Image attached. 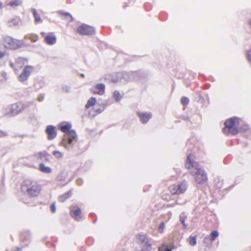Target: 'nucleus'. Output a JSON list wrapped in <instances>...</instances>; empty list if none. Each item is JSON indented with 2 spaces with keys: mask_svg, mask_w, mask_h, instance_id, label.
Instances as JSON below:
<instances>
[{
  "mask_svg": "<svg viewBox=\"0 0 251 251\" xmlns=\"http://www.w3.org/2000/svg\"><path fill=\"white\" fill-rule=\"evenodd\" d=\"M9 65H10V66L11 68H12L13 69H14V70H18V69L17 68L16 64L15 65L14 63H13L12 62L10 61L9 62Z\"/></svg>",
  "mask_w": 251,
  "mask_h": 251,
  "instance_id": "8fccbe9b",
  "label": "nucleus"
},
{
  "mask_svg": "<svg viewBox=\"0 0 251 251\" xmlns=\"http://www.w3.org/2000/svg\"><path fill=\"white\" fill-rule=\"evenodd\" d=\"M32 103V102L25 103L20 102L10 104L4 108V113L5 115L10 117L16 115Z\"/></svg>",
  "mask_w": 251,
  "mask_h": 251,
  "instance_id": "20e7f679",
  "label": "nucleus"
},
{
  "mask_svg": "<svg viewBox=\"0 0 251 251\" xmlns=\"http://www.w3.org/2000/svg\"><path fill=\"white\" fill-rule=\"evenodd\" d=\"M70 214L73 218L76 221H79L82 219L81 210L77 206H73L70 208Z\"/></svg>",
  "mask_w": 251,
  "mask_h": 251,
  "instance_id": "ddd939ff",
  "label": "nucleus"
},
{
  "mask_svg": "<svg viewBox=\"0 0 251 251\" xmlns=\"http://www.w3.org/2000/svg\"><path fill=\"white\" fill-rule=\"evenodd\" d=\"M195 100L199 102L202 104L204 102V99L201 95V91H197L195 93Z\"/></svg>",
  "mask_w": 251,
  "mask_h": 251,
  "instance_id": "a878e982",
  "label": "nucleus"
},
{
  "mask_svg": "<svg viewBox=\"0 0 251 251\" xmlns=\"http://www.w3.org/2000/svg\"><path fill=\"white\" fill-rule=\"evenodd\" d=\"M52 154L57 159H60L62 158L63 155V153L58 151H53L52 152Z\"/></svg>",
  "mask_w": 251,
  "mask_h": 251,
  "instance_id": "c9c22d12",
  "label": "nucleus"
},
{
  "mask_svg": "<svg viewBox=\"0 0 251 251\" xmlns=\"http://www.w3.org/2000/svg\"><path fill=\"white\" fill-rule=\"evenodd\" d=\"M37 155L38 158L43 161L49 162L50 160V155L45 151L38 152Z\"/></svg>",
  "mask_w": 251,
  "mask_h": 251,
  "instance_id": "6ab92c4d",
  "label": "nucleus"
},
{
  "mask_svg": "<svg viewBox=\"0 0 251 251\" xmlns=\"http://www.w3.org/2000/svg\"><path fill=\"white\" fill-rule=\"evenodd\" d=\"M96 102L97 100L96 98L91 97L90 99L88 100L85 107L86 109H88L90 107L95 105L96 103Z\"/></svg>",
  "mask_w": 251,
  "mask_h": 251,
  "instance_id": "c85d7f7f",
  "label": "nucleus"
},
{
  "mask_svg": "<svg viewBox=\"0 0 251 251\" xmlns=\"http://www.w3.org/2000/svg\"><path fill=\"white\" fill-rule=\"evenodd\" d=\"M77 31L83 35H91L95 33V29L92 26L85 24L78 27Z\"/></svg>",
  "mask_w": 251,
  "mask_h": 251,
  "instance_id": "9d476101",
  "label": "nucleus"
},
{
  "mask_svg": "<svg viewBox=\"0 0 251 251\" xmlns=\"http://www.w3.org/2000/svg\"><path fill=\"white\" fill-rule=\"evenodd\" d=\"M50 209L52 213H54L56 211V206L55 203H52L50 207Z\"/></svg>",
  "mask_w": 251,
  "mask_h": 251,
  "instance_id": "a18cd8bd",
  "label": "nucleus"
},
{
  "mask_svg": "<svg viewBox=\"0 0 251 251\" xmlns=\"http://www.w3.org/2000/svg\"><path fill=\"white\" fill-rule=\"evenodd\" d=\"M21 22V20L18 17L11 18L8 21V23L10 26H18Z\"/></svg>",
  "mask_w": 251,
  "mask_h": 251,
  "instance_id": "aec40b11",
  "label": "nucleus"
},
{
  "mask_svg": "<svg viewBox=\"0 0 251 251\" xmlns=\"http://www.w3.org/2000/svg\"><path fill=\"white\" fill-rule=\"evenodd\" d=\"M165 228V225L164 222H162L159 225L158 227V231L159 233H162L164 232V229Z\"/></svg>",
  "mask_w": 251,
  "mask_h": 251,
  "instance_id": "e433bc0d",
  "label": "nucleus"
},
{
  "mask_svg": "<svg viewBox=\"0 0 251 251\" xmlns=\"http://www.w3.org/2000/svg\"><path fill=\"white\" fill-rule=\"evenodd\" d=\"M188 187L186 180H182L169 187V191L173 195H180L184 194Z\"/></svg>",
  "mask_w": 251,
  "mask_h": 251,
  "instance_id": "0eeeda50",
  "label": "nucleus"
},
{
  "mask_svg": "<svg viewBox=\"0 0 251 251\" xmlns=\"http://www.w3.org/2000/svg\"><path fill=\"white\" fill-rule=\"evenodd\" d=\"M249 25L251 27V19L249 21Z\"/></svg>",
  "mask_w": 251,
  "mask_h": 251,
  "instance_id": "13d9d810",
  "label": "nucleus"
},
{
  "mask_svg": "<svg viewBox=\"0 0 251 251\" xmlns=\"http://www.w3.org/2000/svg\"><path fill=\"white\" fill-rule=\"evenodd\" d=\"M185 167L190 170V173L197 183L203 184L207 180V176L206 172L197 162H194L191 159L190 155L187 156Z\"/></svg>",
  "mask_w": 251,
  "mask_h": 251,
  "instance_id": "f03ea898",
  "label": "nucleus"
},
{
  "mask_svg": "<svg viewBox=\"0 0 251 251\" xmlns=\"http://www.w3.org/2000/svg\"><path fill=\"white\" fill-rule=\"evenodd\" d=\"M69 197L68 194H65L64 195L61 196L59 198V201L60 202L64 201L66 199H67Z\"/></svg>",
  "mask_w": 251,
  "mask_h": 251,
  "instance_id": "a19ab883",
  "label": "nucleus"
},
{
  "mask_svg": "<svg viewBox=\"0 0 251 251\" xmlns=\"http://www.w3.org/2000/svg\"><path fill=\"white\" fill-rule=\"evenodd\" d=\"M22 3V0H11L6 3L7 5L10 6L11 7H15L20 5Z\"/></svg>",
  "mask_w": 251,
  "mask_h": 251,
  "instance_id": "bb28decb",
  "label": "nucleus"
},
{
  "mask_svg": "<svg viewBox=\"0 0 251 251\" xmlns=\"http://www.w3.org/2000/svg\"><path fill=\"white\" fill-rule=\"evenodd\" d=\"M128 75L130 81L138 80L146 76V74L141 71L129 72Z\"/></svg>",
  "mask_w": 251,
  "mask_h": 251,
  "instance_id": "2eb2a0df",
  "label": "nucleus"
},
{
  "mask_svg": "<svg viewBox=\"0 0 251 251\" xmlns=\"http://www.w3.org/2000/svg\"><path fill=\"white\" fill-rule=\"evenodd\" d=\"M219 236V233L217 230L213 231L210 234V239L211 241H214Z\"/></svg>",
  "mask_w": 251,
  "mask_h": 251,
  "instance_id": "72a5a7b5",
  "label": "nucleus"
},
{
  "mask_svg": "<svg viewBox=\"0 0 251 251\" xmlns=\"http://www.w3.org/2000/svg\"><path fill=\"white\" fill-rule=\"evenodd\" d=\"M187 218V215L185 212H182L179 215V221L183 225V228H186L187 225L185 223V220Z\"/></svg>",
  "mask_w": 251,
  "mask_h": 251,
  "instance_id": "cd10ccee",
  "label": "nucleus"
},
{
  "mask_svg": "<svg viewBox=\"0 0 251 251\" xmlns=\"http://www.w3.org/2000/svg\"><path fill=\"white\" fill-rule=\"evenodd\" d=\"M168 216H169V218H171V215H172V213H171V212H169V213H168Z\"/></svg>",
  "mask_w": 251,
  "mask_h": 251,
  "instance_id": "5fc2aeb1",
  "label": "nucleus"
},
{
  "mask_svg": "<svg viewBox=\"0 0 251 251\" xmlns=\"http://www.w3.org/2000/svg\"><path fill=\"white\" fill-rule=\"evenodd\" d=\"M113 97L117 102H119L122 98V96L118 91H115L113 93Z\"/></svg>",
  "mask_w": 251,
  "mask_h": 251,
  "instance_id": "7c9ffc66",
  "label": "nucleus"
},
{
  "mask_svg": "<svg viewBox=\"0 0 251 251\" xmlns=\"http://www.w3.org/2000/svg\"><path fill=\"white\" fill-rule=\"evenodd\" d=\"M39 170L44 173L49 174L52 171L51 169L49 167H47L43 163H40L39 165Z\"/></svg>",
  "mask_w": 251,
  "mask_h": 251,
  "instance_id": "393cba45",
  "label": "nucleus"
},
{
  "mask_svg": "<svg viewBox=\"0 0 251 251\" xmlns=\"http://www.w3.org/2000/svg\"><path fill=\"white\" fill-rule=\"evenodd\" d=\"M43 86V83L42 82H37L34 85V88L36 91L39 90Z\"/></svg>",
  "mask_w": 251,
  "mask_h": 251,
  "instance_id": "4c0bfd02",
  "label": "nucleus"
},
{
  "mask_svg": "<svg viewBox=\"0 0 251 251\" xmlns=\"http://www.w3.org/2000/svg\"><path fill=\"white\" fill-rule=\"evenodd\" d=\"M137 115L139 118L140 121L144 124H147L152 118V114L150 112H144L138 111Z\"/></svg>",
  "mask_w": 251,
  "mask_h": 251,
  "instance_id": "9b49d317",
  "label": "nucleus"
},
{
  "mask_svg": "<svg viewBox=\"0 0 251 251\" xmlns=\"http://www.w3.org/2000/svg\"><path fill=\"white\" fill-rule=\"evenodd\" d=\"M246 55L249 62L251 64V50L247 51Z\"/></svg>",
  "mask_w": 251,
  "mask_h": 251,
  "instance_id": "79ce46f5",
  "label": "nucleus"
},
{
  "mask_svg": "<svg viewBox=\"0 0 251 251\" xmlns=\"http://www.w3.org/2000/svg\"><path fill=\"white\" fill-rule=\"evenodd\" d=\"M32 42H36L38 39V36L35 35H30L28 37Z\"/></svg>",
  "mask_w": 251,
  "mask_h": 251,
  "instance_id": "37998d69",
  "label": "nucleus"
},
{
  "mask_svg": "<svg viewBox=\"0 0 251 251\" xmlns=\"http://www.w3.org/2000/svg\"><path fill=\"white\" fill-rule=\"evenodd\" d=\"M81 75L82 76V77H84V74H81Z\"/></svg>",
  "mask_w": 251,
  "mask_h": 251,
  "instance_id": "052dcab7",
  "label": "nucleus"
},
{
  "mask_svg": "<svg viewBox=\"0 0 251 251\" xmlns=\"http://www.w3.org/2000/svg\"><path fill=\"white\" fill-rule=\"evenodd\" d=\"M62 91L66 93H70L71 92V87L67 85H63L62 87Z\"/></svg>",
  "mask_w": 251,
  "mask_h": 251,
  "instance_id": "58836bf2",
  "label": "nucleus"
},
{
  "mask_svg": "<svg viewBox=\"0 0 251 251\" xmlns=\"http://www.w3.org/2000/svg\"><path fill=\"white\" fill-rule=\"evenodd\" d=\"M72 125L67 123L65 125L60 126L59 128L61 131L65 133L63 139V144L64 147L69 151L77 150L78 142L76 132L70 129Z\"/></svg>",
  "mask_w": 251,
  "mask_h": 251,
  "instance_id": "f257e3e1",
  "label": "nucleus"
},
{
  "mask_svg": "<svg viewBox=\"0 0 251 251\" xmlns=\"http://www.w3.org/2000/svg\"><path fill=\"white\" fill-rule=\"evenodd\" d=\"M59 13L64 17V18L68 20L69 21H72L73 20V17L69 13L63 12L61 11H60Z\"/></svg>",
  "mask_w": 251,
  "mask_h": 251,
  "instance_id": "2f4dec72",
  "label": "nucleus"
},
{
  "mask_svg": "<svg viewBox=\"0 0 251 251\" xmlns=\"http://www.w3.org/2000/svg\"><path fill=\"white\" fill-rule=\"evenodd\" d=\"M76 182L78 185H81L83 184V181L82 178H79L76 179Z\"/></svg>",
  "mask_w": 251,
  "mask_h": 251,
  "instance_id": "de8ad7c7",
  "label": "nucleus"
},
{
  "mask_svg": "<svg viewBox=\"0 0 251 251\" xmlns=\"http://www.w3.org/2000/svg\"><path fill=\"white\" fill-rule=\"evenodd\" d=\"M199 116L197 115H195L191 117L184 118L185 121L188 126H190L191 124H196L197 123V120Z\"/></svg>",
  "mask_w": 251,
  "mask_h": 251,
  "instance_id": "b1692460",
  "label": "nucleus"
},
{
  "mask_svg": "<svg viewBox=\"0 0 251 251\" xmlns=\"http://www.w3.org/2000/svg\"><path fill=\"white\" fill-rule=\"evenodd\" d=\"M26 63H27V60L23 57H19L15 61L17 68H22Z\"/></svg>",
  "mask_w": 251,
  "mask_h": 251,
  "instance_id": "4be33fe9",
  "label": "nucleus"
},
{
  "mask_svg": "<svg viewBox=\"0 0 251 251\" xmlns=\"http://www.w3.org/2000/svg\"><path fill=\"white\" fill-rule=\"evenodd\" d=\"M239 119L237 117H232L228 119L225 122V127L223 131L225 134L229 135H235L238 133L239 129Z\"/></svg>",
  "mask_w": 251,
  "mask_h": 251,
  "instance_id": "39448f33",
  "label": "nucleus"
},
{
  "mask_svg": "<svg viewBox=\"0 0 251 251\" xmlns=\"http://www.w3.org/2000/svg\"><path fill=\"white\" fill-rule=\"evenodd\" d=\"M93 110L89 112V115L94 117L98 114H100L102 112L104 109V107L103 106L100 108H98L97 105L95 106L93 108Z\"/></svg>",
  "mask_w": 251,
  "mask_h": 251,
  "instance_id": "412c9836",
  "label": "nucleus"
},
{
  "mask_svg": "<svg viewBox=\"0 0 251 251\" xmlns=\"http://www.w3.org/2000/svg\"><path fill=\"white\" fill-rule=\"evenodd\" d=\"M2 42L5 49L12 50H15L21 48L24 43L23 40L14 39L10 36H3Z\"/></svg>",
  "mask_w": 251,
  "mask_h": 251,
  "instance_id": "423d86ee",
  "label": "nucleus"
},
{
  "mask_svg": "<svg viewBox=\"0 0 251 251\" xmlns=\"http://www.w3.org/2000/svg\"><path fill=\"white\" fill-rule=\"evenodd\" d=\"M16 251H22V249H21V248H18V249H17V250H16Z\"/></svg>",
  "mask_w": 251,
  "mask_h": 251,
  "instance_id": "6e6d98bb",
  "label": "nucleus"
},
{
  "mask_svg": "<svg viewBox=\"0 0 251 251\" xmlns=\"http://www.w3.org/2000/svg\"><path fill=\"white\" fill-rule=\"evenodd\" d=\"M21 191L27 196L34 198L37 197L41 191V185L36 181L30 179L25 180L22 184Z\"/></svg>",
  "mask_w": 251,
  "mask_h": 251,
  "instance_id": "7ed1b4c3",
  "label": "nucleus"
},
{
  "mask_svg": "<svg viewBox=\"0 0 251 251\" xmlns=\"http://www.w3.org/2000/svg\"><path fill=\"white\" fill-rule=\"evenodd\" d=\"M172 249L169 247H166L163 251H172Z\"/></svg>",
  "mask_w": 251,
  "mask_h": 251,
  "instance_id": "3c124183",
  "label": "nucleus"
},
{
  "mask_svg": "<svg viewBox=\"0 0 251 251\" xmlns=\"http://www.w3.org/2000/svg\"><path fill=\"white\" fill-rule=\"evenodd\" d=\"M3 8V3L1 1H0V9Z\"/></svg>",
  "mask_w": 251,
  "mask_h": 251,
  "instance_id": "864d4df0",
  "label": "nucleus"
},
{
  "mask_svg": "<svg viewBox=\"0 0 251 251\" xmlns=\"http://www.w3.org/2000/svg\"><path fill=\"white\" fill-rule=\"evenodd\" d=\"M46 133L47 134L48 139L50 140L54 139L57 135L55 127L52 125H49L47 126Z\"/></svg>",
  "mask_w": 251,
  "mask_h": 251,
  "instance_id": "4468645a",
  "label": "nucleus"
},
{
  "mask_svg": "<svg viewBox=\"0 0 251 251\" xmlns=\"http://www.w3.org/2000/svg\"><path fill=\"white\" fill-rule=\"evenodd\" d=\"M119 79L118 84H125L130 81L128 72H119Z\"/></svg>",
  "mask_w": 251,
  "mask_h": 251,
  "instance_id": "f3484780",
  "label": "nucleus"
},
{
  "mask_svg": "<svg viewBox=\"0 0 251 251\" xmlns=\"http://www.w3.org/2000/svg\"><path fill=\"white\" fill-rule=\"evenodd\" d=\"M44 99V95L43 94H40L37 97V100L40 102L42 101Z\"/></svg>",
  "mask_w": 251,
  "mask_h": 251,
  "instance_id": "09e8293b",
  "label": "nucleus"
},
{
  "mask_svg": "<svg viewBox=\"0 0 251 251\" xmlns=\"http://www.w3.org/2000/svg\"><path fill=\"white\" fill-rule=\"evenodd\" d=\"M35 20L36 24L42 23L43 20L41 19L40 15L38 14L35 8H31V9Z\"/></svg>",
  "mask_w": 251,
  "mask_h": 251,
  "instance_id": "5701e85b",
  "label": "nucleus"
},
{
  "mask_svg": "<svg viewBox=\"0 0 251 251\" xmlns=\"http://www.w3.org/2000/svg\"><path fill=\"white\" fill-rule=\"evenodd\" d=\"M186 202V200L182 197H178L176 201V203L178 205H184Z\"/></svg>",
  "mask_w": 251,
  "mask_h": 251,
  "instance_id": "473e14b6",
  "label": "nucleus"
},
{
  "mask_svg": "<svg viewBox=\"0 0 251 251\" xmlns=\"http://www.w3.org/2000/svg\"><path fill=\"white\" fill-rule=\"evenodd\" d=\"M41 34L43 35V36H44V34H45V32H42L41 33Z\"/></svg>",
  "mask_w": 251,
  "mask_h": 251,
  "instance_id": "bf43d9fd",
  "label": "nucleus"
},
{
  "mask_svg": "<svg viewBox=\"0 0 251 251\" xmlns=\"http://www.w3.org/2000/svg\"><path fill=\"white\" fill-rule=\"evenodd\" d=\"M197 236H190L189 237V243L191 246H195L197 243Z\"/></svg>",
  "mask_w": 251,
  "mask_h": 251,
  "instance_id": "f704fd0d",
  "label": "nucleus"
},
{
  "mask_svg": "<svg viewBox=\"0 0 251 251\" xmlns=\"http://www.w3.org/2000/svg\"><path fill=\"white\" fill-rule=\"evenodd\" d=\"M8 135L6 131H4L0 130V138L7 136Z\"/></svg>",
  "mask_w": 251,
  "mask_h": 251,
  "instance_id": "49530a36",
  "label": "nucleus"
},
{
  "mask_svg": "<svg viewBox=\"0 0 251 251\" xmlns=\"http://www.w3.org/2000/svg\"><path fill=\"white\" fill-rule=\"evenodd\" d=\"M68 173L66 171H63L61 172L57 176V180L61 182H64L66 180Z\"/></svg>",
  "mask_w": 251,
  "mask_h": 251,
  "instance_id": "c756f323",
  "label": "nucleus"
},
{
  "mask_svg": "<svg viewBox=\"0 0 251 251\" xmlns=\"http://www.w3.org/2000/svg\"><path fill=\"white\" fill-rule=\"evenodd\" d=\"M5 55L3 52L0 51V59L2 58Z\"/></svg>",
  "mask_w": 251,
  "mask_h": 251,
  "instance_id": "603ef678",
  "label": "nucleus"
},
{
  "mask_svg": "<svg viewBox=\"0 0 251 251\" xmlns=\"http://www.w3.org/2000/svg\"><path fill=\"white\" fill-rule=\"evenodd\" d=\"M56 37L53 33H50L45 36L44 41L49 45H54L56 42Z\"/></svg>",
  "mask_w": 251,
  "mask_h": 251,
  "instance_id": "a211bd4d",
  "label": "nucleus"
},
{
  "mask_svg": "<svg viewBox=\"0 0 251 251\" xmlns=\"http://www.w3.org/2000/svg\"><path fill=\"white\" fill-rule=\"evenodd\" d=\"M175 204H176V203H173L172 204H170L169 206H172V207H174V206H175Z\"/></svg>",
  "mask_w": 251,
  "mask_h": 251,
  "instance_id": "4d7b16f0",
  "label": "nucleus"
},
{
  "mask_svg": "<svg viewBox=\"0 0 251 251\" xmlns=\"http://www.w3.org/2000/svg\"><path fill=\"white\" fill-rule=\"evenodd\" d=\"M105 86L103 83H98L94 87L90 89L91 92L93 94L102 95L105 93Z\"/></svg>",
  "mask_w": 251,
  "mask_h": 251,
  "instance_id": "f8f14e48",
  "label": "nucleus"
},
{
  "mask_svg": "<svg viewBox=\"0 0 251 251\" xmlns=\"http://www.w3.org/2000/svg\"><path fill=\"white\" fill-rule=\"evenodd\" d=\"M181 102L183 105H185L188 104L189 100L187 97H183L181 99Z\"/></svg>",
  "mask_w": 251,
  "mask_h": 251,
  "instance_id": "ea45409f",
  "label": "nucleus"
},
{
  "mask_svg": "<svg viewBox=\"0 0 251 251\" xmlns=\"http://www.w3.org/2000/svg\"><path fill=\"white\" fill-rule=\"evenodd\" d=\"M33 67L32 66L26 65L25 66L22 73L19 75L18 80L21 82H24L27 80L32 72Z\"/></svg>",
  "mask_w": 251,
  "mask_h": 251,
  "instance_id": "1a4fd4ad",
  "label": "nucleus"
},
{
  "mask_svg": "<svg viewBox=\"0 0 251 251\" xmlns=\"http://www.w3.org/2000/svg\"><path fill=\"white\" fill-rule=\"evenodd\" d=\"M138 242L141 249L137 251H151V244L149 242L148 238L145 235H139Z\"/></svg>",
  "mask_w": 251,
  "mask_h": 251,
  "instance_id": "6e6552de",
  "label": "nucleus"
},
{
  "mask_svg": "<svg viewBox=\"0 0 251 251\" xmlns=\"http://www.w3.org/2000/svg\"><path fill=\"white\" fill-rule=\"evenodd\" d=\"M215 181L216 186L218 188L220 189L222 187L223 182H221L220 180H218V181L216 182V180H215Z\"/></svg>",
  "mask_w": 251,
  "mask_h": 251,
  "instance_id": "c03bdc74",
  "label": "nucleus"
},
{
  "mask_svg": "<svg viewBox=\"0 0 251 251\" xmlns=\"http://www.w3.org/2000/svg\"><path fill=\"white\" fill-rule=\"evenodd\" d=\"M104 79L105 80H108L115 84H118L119 79V72L115 73L112 74H107L104 76Z\"/></svg>",
  "mask_w": 251,
  "mask_h": 251,
  "instance_id": "dca6fc26",
  "label": "nucleus"
}]
</instances>
